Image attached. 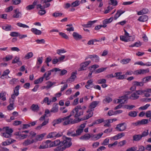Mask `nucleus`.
<instances>
[{"label":"nucleus","instance_id":"nucleus-1","mask_svg":"<svg viewBox=\"0 0 151 151\" xmlns=\"http://www.w3.org/2000/svg\"><path fill=\"white\" fill-rule=\"evenodd\" d=\"M83 110L80 105L77 106L73 109L70 114L72 115H74L75 118H78L80 116L83 115Z\"/></svg>","mask_w":151,"mask_h":151},{"label":"nucleus","instance_id":"nucleus-2","mask_svg":"<svg viewBox=\"0 0 151 151\" xmlns=\"http://www.w3.org/2000/svg\"><path fill=\"white\" fill-rule=\"evenodd\" d=\"M72 116V114H70L69 116L63 118V125H67L70 124H73L79 122L78 118L75 119L73 120V119L70 118Z\"/></svg>","mask_w":151,"mask_h":151},{"label":"nucleus","instance_id":"nucleus-3","mask_svg":"<svg viewBox=\"0 0 151 151\" xmlns=\"http://www.w3.org/2000/svg\"><path fill=\"white\" fill-rule=\"evenodd\" d=\"M63 141H62V144L64 145L66 148L70 147L72 145V143L71 142V139L68 137L65 136L63 137Z\"/></svg>","mask_w":151,"mask_h":151},{"label":"nucleus","instance_id":"nucleus-4","mask_svg":"<svg viewBox=\"0 0 151 151\" xmlns=\"http://www.w3.org/2000/svg\"><path fill=\"white\" fill-rule=\"evenodd\" d=\"M63 135L62 132H59L57 133L56 132H53L50 133L47 135V137L48 138H58L61 137Z\"/></svg>","mask_w":151,"mask_h":151},{"label":"nucleus","instance_id":"nucleus-5","mask_svg":"<svg viewBox=\"0 0 151 151\" xmlns=\"http://www.w3.org/2000/svg\"><path fill=\"white\" fill-rule=\"evenodd\" d=\"M60 70V69L59 68H54V69L49 70L47 72H46L44 74L43 76L42 77H44V78H46V80H47L49 79V78L48 77L51 75L52 72H56Z\"/></svg>","mask_w":151,"mask_h":151},{"label":"nucleus","instance_id":"nucleus-6","mask_svg":"<svg viewBox=\"0 0 151 151\" xmlns=\"http://www.w3.org/2000/svg\"><path fill=\"white\" fill-rule=\"evenodd\" d=\"M52 145L51 144V141L47 140L46 142H43L39 147V149H44L48 147H52Z\"/></svg>","mask_w":151,"mask_h":151},{"label":"nucleus","instance_id":"nucleus-7","mask_svg":"<svg viewBox=\"0 0 151 151\" xmlns=\"http://www.w3.org/2000/svg\"><path fill=\"white\" fill-rule=\"evenodd\" d=\"M86 124V123L81 124L78 128L76 131L75 133V137L80 135L83 132L84 128L85 127Z\"/></svg>","mask_w":151,"mask_h":151},{"label":"nucleus","instance_id":"nucleus-8","mask_svg":"<svg viewBox=\"0 0 151 151\" xmlns=\"http://www.w3.org/2000/svg\"><path fill=\"white\" fill-rule=\"evenodd\" d=\"M87 112L89 113L88 114L85 116L83 117L81 119L78 118V121L79 122L81 121L87 119L93 116V112L90 109L88 110L87 111Z\"/></svg>","mask_w":151,"mask_h":151},{"label":"nucleus","instance_id":"nucleus-9","mask_svg":"<svg viewBox=\"0 0 151 151\" xmlns=\"http://www.w3.org/2000/svg\"><path fill=\"white\" fill-rule=\"evenodd\" d=\"M91 63L90 60H88L82 63L80 65V67L78 69V71H81L86 69V67Z\"/></svg>","mask_w":151,"mask_h":151},{"label":"nucleus","instance_id":"nucleus-10","mask_svg":"<svg viewBox=\"0 0 151 151\" xmlns=\"http://www.w3.org/2000/svg\"><path fill=\"white\" fill-rule=\"evenodd\" d=\"M128 99V96L127 95H124L117 99V103H121V104L126 103Z\"/></svg>","mask_w":151,"mask_h":151},{"label":"nucleus","instance_id":"nucleus-11","mask_svg":"<svg viewBox=\"0 0 151 151\" xmlns=\"http://www.w3.org/2000/svg\"><path fill=\"white\" fill-rule=\"evenodd\" d=\"M14 13L12 16V17L15 18H19L21 17L22 13L20 12L19 9H16L14 10Z\"/></svg>","mask_w":151,"mask_h":151},{"label":"nucleus","instance_id":"nucleus-12","mask_svg":"<svg viewBox=\"0 0 151 151\" xmlns=\"http://www.w3.org/2000/svg\"><path fill=\"white\" fill-rule=\"evenodd\" d=\"M126 128V125L124 123H121L117 125L116 129L119 131H124Z\"/></svg>","mask_w":151,"mask_h":151},{"label":"nucleus","instance_id":"nucleus-13","mask_svg":"<svg viewBox=\"0 0 151 151\" xmlns=\"http://www.w3.org/2000/svg\"><path fill=\"white\" fill-rule=\"evenodd\" d=\"M120 39L123 41L127 42L133 41L134 40V38L132 37H129V38H128L125 36H120Z\"/></svg>","mask_w":151,"mask_h":151},{"label":"nucleus","instance_id":"nucleus-14","mask_svg":"<svg viewBox=\"0 0 151 151\" xmlns=\"http://www.w3.org/2000/svg\"><path fill=\"white\" fill-rule=\"evenodd\" d=\"M46 134V133H44L37 135L36 136L35 138L34 139L35 143L36 142L38 141H40L42 140Z\"/></svg>","mask_w":151,"mask_h":151},{"label":"nucleus","instance_id":"nucleus-15","mask_svg":"<svg viewBox=\"0 0 151 151\" xmlns=\"http://www.w3.org/2000/svg\"><path fill=\"white\" fill-rule=\"evenodd\" d=\"M76 73H72L70 77L67 80V82L68 83H70L74 81L76 77Z\"/></svg>","mask_w":151,"mask_h":151},{"label":"nucleus","instance_id":"nucleus-16","mask_svg":"<svg viewBox=\"0 0 151 151\" xmlns=\"http://www.w3.org/2000/svg\"><path fill=\"white\" fill-rule=\"evenodd\" d=\"M122 73L121 72H116L115 73V77H116L118 79L121 80L124 79L125 78V75H121Z\"/></svg>","mask_w":151,"mask_h":151},{"label":"nucleus","instance_id":"nucleus-17","mask_svg":"<svg viewBox=\"0 0 151 151\" xmlns=\"http://www.w3.org/2000/svg\"><path fill=\"white\" fill-rule=\"evenodd\" d=\"M33 143H35V142L33 139L31 140L29 139H28L25 140L23 143V144L24 145L27 146Z\"/></svg>","mask_w":151,"mask_h":151},{"label":"nucleus","instance_id":"nucleus-18","mask_svg":"<svg viewBox=\"0 0 151 151\" xmlns=\"http://www.w3.org/2000/svg\"><path fill=\"white\" fill-rule=\"evenodd\" d=\"M96 20H94L93 21H89L86 24L82 25V26L86 28L90 27L91 26L96 22Z\"/></svg>","mask_w":151,"mask_h":151},{"label":"nucleus","instance_id":"nucleus-19","mask_svg":"<svg viewBox=\"0 0 151 151\" xmlns=\"http://www.w3.org/2000/svg\"><path fill=\"white\" fill-rule=\"evenodd\" d=\"M139 96L138 95L136 91L134 92L129 96V99L132 100H136L138 99Z\"/></svg>","mask_w":151,"mask_h":151},{"label":"nucleus","instance_id":"nucleus-20","mask_svg":"<svg viewBox=\"0 0 151 151\" xmlns=\"http://www.w3.org/2000/svg\"><path fill=\"white\" fill-rule=\"evenodd\" d=\"M148 19V16L146 15H144L139 17L137 20L141 22H144L147 21Z\"/></svg>","mask_w":151,"mask_h":151},{"label":"nucleus","instance_id":"nucleus-21","mask_svg":"<svg viewBox=\"0 0 151 151\" xmlns=\"http://www.w3.org/2000/svg\"><path fill=\"white\" fill-rule=\"evenodd\" d=\"M63 121V118H59L54 120L52 122V125L55 126L56 124H59Z\"/></svg>","mask_w":151,"mask_h":151},{"label":"nucleus","instance_id":"nucleus-22","mask_svg":"<svg viewBox=\"0 0 151 151\" xmlns=\"http://www.w3.org/2000/svg\"><path fill=\"white\" fill-rule=\"evenodd\" d=\"M72 35L74 38L76 40H78L82 38L81 35H79L76 32H73Z\"/></svg>","mask_w":151,"mask_h":151},{"label":"nucleus","instance_id":"nucleus-23","mask_svg":"<svg viewBox=\"0 0 151 151\" xmlns=\"http://www.w3.org/2000/svg\"><path fill=\"white\" fill-rule=\"evenodd\" d=\"M125 11L122 12L120 10H118L117 11L116 13L115 14L114 17L115 20H116Z\"/></svg>","mask_w":151,"mask_h":151},{"label":"nucleus","instance_id":"nucleus-24","mask_svg":"<svg viewBox=\"0 0 151 151\" xmlns=\"http://www.w3.org/2000/svg\"><path fill=\"white\" fill-rule=\"evenodd\" d=\"M62 141L60 142L59 139H57L55 140L53 142H51V144L52 145V147L60 145V146L62 145Z\"/></svg>","mask_w":151,"mask_h":151},{"label":"nucleus","instance_id":"nucleus-25","mask_svg":"<svg viewBox=\"0 0 151 151\" xmlns=\"http://www.w3.org/2000/svg\"><path fill=\"white\" fill-rule=\"evenodd\" d=\"M149 72V70L147 69H140L136 71V73L138 74H143Z\"/></svg>","mask_w":151,"mask_h":151},{"label":"nucleus","instance_id":"nucleus-26","mask_svg":"<svg viewBox=\"0 0 151 151\" xmlns=\"http://www.w3.org/2000/svg\"><path fill=\"white\" fill-rule=\"evenodd\" d=\"M31 31L34 34L37 35H40L42 33V32L36 28H32L31 29Z\"/></svg>","mask_w":151,"mask_h":151},{"label":"nucleus","instance_id":"nucleus-27","mask_svg":"<svg viewBox=\"0 0 151 151\" xmlns=\"http://www.w3.org/2000/svg\"><path fill=\"white\" fill-rule=\"evenodd\" d=\"M67 135L68 136H71L73 137H75V132L74 131L72 130L71 129H70L67 131Z\"/></svg>","mask_w":151,"mask_h":151},{"label":"nucleus","instance_id":"nucleus-28","mask_svg":"<svg viewBox=\"0 0 151 151\" xmlns=\"http://www.w3.org/2000/svg\"><path fill=\"white\" fill-rule=\"evenodd\" d=\"M140 134H135L133 137V140L135 141H139L142 139Z\"/></svg>","mask_w":151,"mask_h":151},{"label":"nucleus","instance_id":"nucleus-29","mask_svg":"<svg viewBox=\"0 0 151 151\" xmlns=\"http://www.w3.org/2000/svg\"><path fill=\"white\" fill-rule=\"evenodd\" d=\"M90 138H91L90 134H87L81 136L80 139H81L86 140L89 139Z\"/></svg>","mask_w":151,"mask_h":151},{"label":"nucleus","instance_id":"nucleus-30","mask_svg":"<svg viewBox=\"0 0 151 151\" xmlns=\"http://www.w3.org/2000/svg\"><path fill=\"white\" fill-rule=\"evenodd\" d=\"M114 19L113 17H111L109 19H107L104 20L103 22L104 24H108L111 22Z\"/></svg>","mask_w":151,"mask_h":151},{"label":"nucleus","instance_id":"nucleus-31","mask_svg":"<svg viewBox=\"0 0 151 151\" xmlns=\"http://www.w3.org/2000/svg\"><path fill=\"white\" fill-rule=\"evenodd\" d=\"M148 12V10L147 9H143L142 10L138 12L137 14L139 15L147 13Z\"/></svg>","mask_w":151,"mask_h":151},{"label":"nucleus","instance_id":"nucleus-32","mask_svg":"<svg viewBox=\"0 0 151 151\" xmlns=\"http://www.w3.org/2000/svg\"><path fill=\"white\" fill-rule=\"evenodd\" d=\"M99 101H94L91 103L90 106L91 109H94L96 107L97 105L99 103Z\"/></svg>","mask_w":151,"mask_h":151},{"label":"nucleus","instance_id":"nucleus-33","mask_svg":"<svg viewBox=\"0 0 151 151\" xmlns=\"http://www.w3.org/2000/svg\"><path fill=\"white\" fill-rule=\"evenodd\" d=\"M48 123V120H45L44 122H43L39 126H37V129H41L42 127L45 126V125L47 124Z\"/></svg>","mask_w":151,"mask_h":151},{"label":"nucleus","instance_id":"nucleus-34","mask_svg":"<svg viewBox=\"0 0 151 151\" xmlns=\"http://www.w3.org/2000/svg\"><path fill=\"white\" fill-rule=\"evenodd\" d=\"M31 109L34 111H37L39 110V107L38 105L32 104L31 106Z\"/></svg>","mask_w":151,"mask_h":151},{"label":"nucleus","instance_id":"nucleus-35","mask_svg":"<svg viewBox=\"0 0 151 151\" xmlns=\"http://www.w3.org/2000/svg\"><path fill=\"white\" fill-rule=\"evenodd\" d=\"M2 29L6 31H9L12 30V26L10 25L6 24L3 26L2 27Z\"/></svg>","mask_w":151,"mask_h":151},{"label":"nucleus","instance_id":"nucleus-36","mask_svg":"<svg viewBox=\"0 0 151 151\" xmlns=\"http://www.w3.org/2000/svg\"><path fill=\"white\" fill-rule=\"evenodd\" d=\"M55 82H52L50 81H48L47 83V85L46 86H45V87H46V88L47 89L51 88L53 85L55 84Z\"/></svg>","mask_w":151,"mask_h":151},{"label":"nucleus","instance_id":"nucleus-37","mask_svg":"<svg viewBox=\"0 0 151 151\" xmlns=\"http://www.w3.org/2000/svg\"><path fill=\"white\" fill-rule=\"evenodd\" d=\"M20 86L19 85L17 86L14 88L13 93L15 94L16 96H18L19 94V90Z\"/></svg>","mask_w":151,"mask_h":151},{"label":"nucleus","instance_id":"nucleus-38","mask_svg":"<svg viewBox=\"0 0 151 151\" xmlns=\"http://www.w3.org/2000/svg\"><path fill=\"white\" fill-rule=\"evenodd\" d=\"M148 89L145 90H139L136 91L137 93L138 94V95H141L144 94L145 92H148L147 91Z\"/></svg>","mask_w":151,"mask_h":151},{"label":"nucleus","instance_id":"nucleus-39","mask_svg":"<svg viewBox=\"0 0 151 151\" xmlns=\"http://www.w3.org/2000/svg\"><path fill=\"white\" fill-rule=\"evenodd\" d=\"M113 122V120L111 119L106 120L105 122L106 124L104 126L106 127H109L111 126L110 124L112 123Z\"/></svg>","mask_w":151,"mask_h":151},{"label":"nucleus","instance_id":"nucleus-40","mask_svg":"<svg viewBox=\"0 0 151 151\" xmlns=\"http://www.w3.org/2000/svg\"><path fill=\"white\" fill-rule=\"evenodd\" d=\"M33 55V53L32 52H29L25 55L24 58L26 59H28L32 57Z\"/></svg>","mask_w":151,"mask_h":151},{"label":"nucleus","instance_id":"nucleus-41","mask_svg":"<svg viewBox=\"0 0 151 151\" xmlns=\"http://www.w3.org/2000/svg\"><path fill=\"white\" fill-rule=\"evenodd\" d=\"M133 84L135 86H142L144 85V83L143 81L141 82H138L137 81H134L133 82Z\"/></svg>","mask_w":151,"mask_h":151},{"label":"nucleus","instance_id":"nucleus-42","mask_svg":"<svg viewBox=\"0 0 151 151\" xmlns=\"http://www.w3.org/2000/svg\"><path fill=\"white\" fill-rule=\"evenodd\" d=\"M6 93L5 92H1L0 93V99L2 98L1 100L3 101H5L6 99L5 97Z\"/></svg>","mask_w":151,"mask_h":151},{"label":"nucleus","instance_id":"nucleus-43","mask_svg":"<svg viewBox=\"0 0 151 151\" xmlns=\"http://www.w3.org/2000/svg\"><path fill=\"white\" fill-rule=\"evenodd\" d=\"M10 72V71L9 69H6L4 70L3 72V74L1 76V78L2 79H4V76L7 75Z\"/></svg>","mask_w":151,"mask_h":151},{"label":"nucleus","instance_id":"nucleus-44","mask_svg":"<svg viewBox=\"0 0 151 151\" xmlns=\"http://www.w3.org/2000/svg\"><path fill=\"white\" fill-rule=\"evenodd\" d=\"M4 129L6 132L7 133L12 134V133L13 132V131L12 129L9 128L8 127H4Z\"/></svg>","mask_w":151,"mask_h":151},{"label":"nucleus","instance_id":"nucleus-45","mask_svg":"<svg viewBox=\"0 0 151 151\" xmlns=\"http://www.w3.org/2000/svg\"><path fill=\"white\" fill-rule=\"evenodd\" d=\"M128 115L132 117H136L137 115V112L135 111H130L128 114Z\"/></svg>","mask_w":151,"mask_h":151},{"label":"nucleus","instance_id":"nucleus-46","mask_svg":"<svg viewBox=\"0 0 151 151\" xmlns=\"http://www.w3.org/2000/svg\"><path fill=\"white\" fill-rule=\"evenodd\" d=\"M131 60L130 58L123 59L120 61V63L123 64H127L129 63Z\"/></svg>","mask_w":151,"mask_h":151},{"label":"nucleus","instance_id":"nucleus-47","mask_svg":"<svg viewBox=\"0 0 151 151\" xmlns=\"http://www.w3.org/2000/svg\"><path fill=\"white\" fill-rule=\"evenodd\" d=\"M80 4L79 1L78 0L76 1H75L73 2L71 4V7L73 8L76 7L78 6Z\"/></svg>","mask_w":151,"mask_h":151},{"label":"nucleus","instance_id":"nucleus-48","mask_svg":"<svg viewBox=\"0 0 151 151\" xmlns=\"http://www.w3.org/2000/svg\"><path fill=\"white\" fill-rule=\"evenodd\" d=\"M17 25L19 27H22L23 28H28L29 27L27 25L20 22L17 23Z\"/></svg>","mask_w":151,"mask_h":151},{"label":"nucleus","instance_id":"nucleus-49","mask_svg":"<svg viewBox=\"0 0 151 151\" xmlns=\"http://www.w3.org/2000/svg\"><path fill=\"white\" fill-rule=\"evenodd\" d=\"M140 125H144L147 124L148 123V119H144L141 121H139Z\"/></svg>","mask_w":151,"mask_h":151},{"label":"nucleus","instance_id":"nucleus-50","mask_svg":"<svg viewBox=\"0 0 151 151\" xmlns=\"http://www.w3.org/2000/svg\"><path fill=\"white\" fill-rule=\"evenodd\" d=\"M44 77H41L38 79H36L34 81L35 84H37L39 83H42L43 81Z\"/></svg>","mask_w":151,"mask_h":151},{"label":"nucleus","instance_id":"nucleus-51","mask_svg":"<svg viewBox=\"0 0 151 151\" xmlns=\"http://www.w3.org/2000/svg\"><path fill=\"white\" fill-rule=\"evenodd\" d=\"M42 102H43L42 103V104L45 102V103H47V104L49 105L50 104V103L51 102V101L50 100H49L48 97H46L44 98Z\"/></svg>","mask_w":151,"mask_h":151},{"label":"nucleus","instance_id":"nucleus-52","mask_svg":"<svg viewBox=\"0 0 151 151\" xmlns=\"http://www.w3.org/2000/svg\"><path fill=\"white\" fill-rule=\"evenodd\" d=\"M135 107V106L133 105H125L124 106V107L125 108L129 110H132L133 108Z\"/></svg>","mask_w":151,"mask_h":151},{"label":"nucleus","instance_id":"nucleus-53","mask_svg":"<svg viewBox=\"0 0 151 151\" xmlns=\"http://www.w3.org/2000/svg\"><path fill=\"white\" fill-rule=\"evenodd\" d=\"M2 146H6L11 144L10 140L8 139L6 141L2 142L1 143Z\"/></svg>","mask_w":151,"mask_h":151},{"label":"nucleus","instance_id":"nucleus-54","mask_svg":"<svg viewBox=\"0 0 151 151\" xmlns=\"http://www.w3.org/2000/svg\"><path fill=\"white\" fill-rule=\"evenodd\" d=\"M112 99L109 97H107L103 100L104 103H109L112 101Z\"/></svg>","mask_w":151,"mask_h":151},{"label":"nucleus","instance_id":"nucleus-55","mask_svg":"<svg viewBox=\"0 0 151 151\" xmlns=\"http://www.w3.org/2000/svg\"><path fill=\"white\" fill-rule=\"evenodd\" d=\"M117 4V2L116 0H110L109 3V5L113 6H116Z\"/></svg>","mask_w":151,"mask_h":151},{"label":"nucleus","instance_id":"nucleus-56","mask_svg":"<svg viewBox=\"0 0 151 151\" xmlns=\"http://www.w3.org/2000/svg\"><path fill=\"white\" fill-rule=\"evenodd\" d=\"M66 148L64 146L58 147L56 149L55 151H63Z\"/></svg>","mask_w":151,"mask_h":151},{"label":"nucleus","instance_id":"nucleus-57","mask_svg":"<svg viewBox=\"0 0 151 151\" xmlns=\"http://www.w3.org/2000/svg\"><path fill=\"white\" fill-rule=\"evenodd\" d=\"M118 142L117 141H115L114 143L112 144H110L108 145V147L109 148H112L114 147H115L116 145L118 144Z\"/></svg>","mask_w":151,"mask_h":151},{"label":"nucleus","instance_id":"nucleus-58","mask_svg":"<svg viewBox=\"0 0 151 151\" xmlns=\"http://www.w3.org/2000/svg\"><path fill=\"white\" fill-rule=\"evenodd\" d=\"M127 142L126 140H124L118 143V146L119 147H122L126 144Z\"/></svg>","mask_w":151,"mask_h":151},{"label":"nucleus","instance_id":"nucleus-59","mask_svg":"<svg viewBox=\"0 0 151 151\" xmlns=\"http://www.w3.org/2000/svg\"><path fill=\"white\" fill-rule=\"evenodd\" d=\"M10 104L8 106V109L9 110H11L14 109V107H13V105L14 104V102L9 101Z\"/></svg>","mask_w":151,"mask_h":151},{"label":"nucleus","instance_id":"nucleus-60","mask_svg":"<svg viewBox=\"0 0 151 151\" xmlns=\"http://www.w3.org/2000/svg\"><path fill=\"white\" fill-rule=\"evenodd\" d=\"M150 106V104H147L144 106L140 107L139 109L142 110H145L146 109Z\"/></svg>","mask_w":151,"mask_h":151},{"label":"nucleus","instance_id":"nucleus-61","mask_svg":"<svg viewBox=\"0 0 151 151\" xmlns=\"http://www.w3.org/2000/svg\"><path fill=\"white\" fill-rule=\"evenodd\" d=\"M106 68H101L97 69L96 70V73H98L102 72L106 69Z\"/></svg>","mask_w":151,"mask_h":151},{"label":"nucleus","instance_id":"nucleus-62","mask_svg":"<svg viewBox=\"0 0 151 151\" xmlns=\"http://www.w3.org/2000/svg\"><path fill=\"white\" fill-rule=\"evenodd\" d=\"M151 79V76H149L143 78L142 80L144 83H145Z\"/></svg>","mask_w":151,"mask_h":151},{"label":"nucleus","instance_id":"nucleus-63","mask_svg":"<svg viewBox=\"0 0 151 151\" xmlns=\"http://www.w3.org/2000/svg\"><path fill=\"white\" fill-rule=\"evenodd\" d=\"M17 81L18 80L16 78H13L10 81L9 83L11 85H13L16 84Z\"/></svg>","mask_w":151,"mask_h":151},{"label":"nucleus","instance_id":"nucleus-64","mask_svg":"<svg viewBox=\"0 0 151 151\" xmlns=\"http://www.w3.org/2000/svg\"><path fill=\"white\" fill-rule=\"evenodd\" d=\"M137 147L135 146H133L127 149L126 151H134L137 150Z\"/></svg>","mask_w":151,"mask_h":151}]
</instances>
